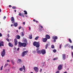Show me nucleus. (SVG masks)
Here are the masks:
<instances>
[{
  "instance_id": "obj_1",
  "label": "nucleus",
  "mask_w": 73,
  "mask_h": 73,
  "mask_svg": "<svg viewBox=\"0 0 73 73\" xmlns=\"http://www.w3.org/2000/svg\"><path fill=\"white\" fill-rule=\"evenodd\" d=\"M18 43V46L19 47H22V46L26 47V46H27V44L25 43H21L19 42Z\"/></svg>"
},
{
  "instance_id": "obj_2",
  "label": "nucleus",
  "mask_w": 73,
  "mask_h": 73,
  "mask_svg": "<svg viewBox=\"0 0 73 73\" xmlns=\"http://www.w3.org/2000/svg\"><path fill=\"white\" fill-rule=\"evenodd\" d=\"M33 45L34 46H35L36 48H38L40 47V43L39 42H34L33 43Z\"/></svg>"
},
{
  "instance_id": "obj_3",
  "label": "nucleus",
  "mask_w": 73,
  "mask_h": 73,
  "mask_svg": "<svg viewBox=\"0 0 73 73\" xmlns=\"http://www.w3.org/2000/svg\"><path fill=\"white\" fill-rule=\"evenodd\" d=\"M28 52V51L27 50L23 51L22 53L21 56H22V57H24L25 55L27 54Z\"/></svg>"
},
{
  "instance_id": "obj_4",
  "label": "nucleus",
  "mask_w": 73,
  "mask_h": 73,
  "mask_svg": "<svg viewBox=\"0 0 73 73\" xmlns=\"http://www.w3.org/2000/svg\"><path fill=\"white\" fill-rule=\"evenodd\" d=\"M1 55L2 57H4V56L5 55V50L3 49V51L1 52Z\"/></svg>"
},
{
  "instance_id": "obj_5",
  "label": "nucleus",
  "mask_w": 73,
  "mask_h": 73,
  "mask_svg": "<svg viewBox=\"0 0 73 73\" xmlns=\"http://www.w3.org/2000/svg\"><path fill=\"white\" fill-rule=\"evenodd\" d=\"M14 42L15 43V45H17L18 44V42H17V39L16 38H15L14 40Z\"/></svg>"
},
{
  "instance_id": "obj_6",
  "label": "nucleus",
  "mask_w": 73,
  "mask_h": 73,
  "mask_svg": "<svg viewBox=\"0 0 73 73\" xmlns=\"http://www.w3.org/2000/svg\"><path fill=\"white\" fill-rule=\"evenodd\" d=\"M41 53L42 54H45L46 53V51L42 49L41 51Z\"/></svg>"
},
{
  "instance_id": "obj_7",
  "label": "nucleus",
  "mask_w": 73,
  "mask_h": 73,
  "mask_svg": "<svg viewBox=\"0 0 73 73\" xmlns=\"http://www.w3.org/2000/svg\"><path fill=\"white\" fill-rule=\"evenodd\" d=\"M38 67H35L34 68V69L36 72H38Z\"/></svg>"
},
{
  "instance_id": "obj_8",
  "label": "nucleus",
  "mask_w": 73,
  "mask_h": 73,
  "mask_svg": "<svg viewBox=\"0 0 73 73\" xmlns=\"http://www.w3.org/2000/svg\"><path fill=\"white\" fill-rule=\"evenodd\" d=\"M1 46H4V42L3 41H1L0 42V47H1Z\"/></svg>"
},
{
  "instance_id": "obj_9",
  "label": "nucleus",
  "mask_w": 73,
  "mask_h": 73,
  "mask_svg": "<svg viewBox=\"0 0 73 73\" xmlns=\"http://www.w3.org/2000/svg\"><path fill=\"white\" fill-rule=\"evenodd\" d=\"M36 51H37V53L38 54H41V51L40 50H38V49H36Z\"/></svg>"
},
{
  "instance_id": "obj_10",
  "label": "nucleus",
  "mask_w": 73,
  "mask_h": 73,
  "mask_svg": "<svg viewBox=\"0 0 73 73\" xmlns=\"http://www.w3.org/2000/svg\"><path fill=\"white\" fill-rule=\"evenodd\" d=\"M58 69L59 70H61L62 69V66L61 65H60L58 67Z\"/></svg>"
},
{
  "instance_id": "obj_11",
  "label": "nucleus",
  "mask_w": 73,
  "mask_h": 73,
  "mask_svg": "<svg viewBox=\"0 0 73 73\" xmlns=\"http://www.w3.org/2000/svg\"><path fill=\"white\" fill-rule=\"evenodd\" d=\"M11 20L12 22V23H15V19H14L13 17H11Z\"/></svg>"
},
{
  "instance_id": "obj_12",
  "label": "nucleus",
  "mask_w": 73,
  "mask_h": 73,
  "mask_svg": "<svg viewBox=\"0 0 73 73\" xmlns=\"http://www.w3.org/2000/svg\"><path fill=\"white\" fill-rule=\"evenodd\" d=\"M62 58L63 60H65L66 58V55L65 54L62 55Z\"/></svg>"
},
{
  "instance_id": "obj_13",
  "label": "nucleus",
  "mask_w": 73,
  "mask_h": 73,
  "mask_svg": "<svg viewBox=\"0 0 73 73\" xmlns=\"http://www.w3.org/2000/svg\"><path fill=\"white\" fill-rule=\"evenodd\" d=\"M17 25H18V24L17 23H15L13 24V26L15 27H17Z\"/></svg>"
},
{
  "instance_id": "obj_14",
  "label": "nucleus",
  "mask_w": 73,
  "mask_h": 73,
  "mask_svg": "<svg viewBox=\"0 0 73 73\" xmlns=\"http://www.w3.org/2000/svg\"><path fill=\"white\" fill-rule=\"evenodd\" d=\"M15 37L17 39H20V36L18 35L16 36Z\"/></svg>"
},
{
  "instance_id": "obj_15",
  "label": "nucleus",
  "mask_w": 73,
  "mask_h": 73,
  "mask_svg": "<svg viewBox=\"0 0 73 73\" xmlns=\"http://www.w3.org/2000/svg\"><path fill=\"white\" fill-rule=\"evenodd\" d=\"M53 38L54 40H57L58 38V37H57V36H53Z\"/></svg>"
},
{
  "instance_id": "obj_16",
  "label": "nucleus",
  "mask_w": 73,
  "mask_h": 73,
  "mask_svg": "<svg viewBox=\"0 0 73 73\" xmlns=\"http://www.w3.org/2000/svg\"><path fill=\"white\" fill-rule=\"evenodd\" d=\"M47 40H48V39L46 38H44L43 39V42H45L46 41H47Z\"/></svg>"
},
{
  "instance_id": "obj_17",
  "label": "nucleus",
  "mask_w": 73,
  "mask_h": 73,
  "mask_svg": "<svg viewBox=\"0 0 73 73\" xmlns=\"http://www.w3.org/2000/svg\"><path fill=\"white\" fill-rule=\"evenodd\" d=\"M9 46H10V47H13V45L11 43H9Z\"/></svg>"
},
{
  "instance_id": "obj_18",
  "label": "nucleus",
  "mask_w": 73,
  "mask_h": 73,
  "mask_svg": "<svg viewBox=\"0 0 73 73\" xmlns=\"http://www.w3.org/2000/svg\"><path fill=\"white\" fill-rule=\"evenodd\" d=\"M46 37L47 38H48V39H50V36L48 35H46Z\"/></svg>"
},
{
  "instance_id": "obj_19",
  "label": "nucleus",
  "mask_w": 73,
  "mask_h": 73,
  "mask_svg": "<svg viewBox=\"0 0 73 73\" xmlns=\"http://www.w3.org/2000/svg\"><path fill=\"white\" fill-rule=\"evenodd\" d=\"M24 15H27L28 14V13H27V11L25 10L24 11Z\"/></svg>"
},
{
  "instance_id": "obj_20",
  "label": "nucleus",
  "mask_w": 73,
  "mask_h": 73,
  "mask_svg": "<svg viewBox=\"0 0 73 73\" xmlns=\"http://www.w3.org/2000/svg\"><path fill=\"white\" fill-rule=\"evenodd\" d=\"M24 42L25 43H26V44H28V43L27 42V40L26 39L24 40Z\"/></svg>"
},
{
  "instance_id": "obj_21",
  "label": "nucleus",
  "mask_w": 73,
  "mask_h": 73,
  "mask_svg": "<svg viewBox=\"0 0 73 73\" xmlns=\"http://www.w3.org/2000/svg\"><path fill=\"white\" fill-rule=\"evenodd\" d=\"M11 63H12V64H13V65H14V64H15V62H14V61L12 60H11Z\"/></svg>"
},
{
  "instance_id": "obj_22",
  "label": "nucleus",
  "mask_w": 73,
  "mask_h": 73,
  "mask_svg": "<svg viewBox=\"0 0 73 73\" xmlns=\"http://www.w3.org/2000/svg\"><path fill=\"white\" fill-rule=\"evenodd\" d=\"M38 38H39V36H37L35 38V40H37Z\"/></svg>"
},
{
  "instance_id": "obj_23",
  "label": "nucleus",
  "mask_w": 73,
  "mask_h": 73,
  "mask_svg": "<svg viewBox=\"0 0 73 73\" xmlns=\"http://www.w3.org/2000/svg\"><path fill=\"white\" fill-rule=\"evenodd\" d=\"M68 41H69L70 43H72V40H71V39H70V38H69L68 39Z\"/></svg>"
},
{
  "instance_id": "obj_24",
  "label": "nucleus",
  "mask_w": 73,
  "mask_h": 73,
  "mask_svg": "<svg viewBox=\"0 0 73 73\" xmlns=\"http://www.w3.org/2000/svg\"><path fill=\"white\" fill-rule=\"evenodd\" d=\"M48 44H47L45 46L46 49H47V48H48Z\"/></svg>"
},
{
  "instance_id": "obj_25",
  "label": "nucleus",
  "mask_w": 73,
  "mask_h": 73,
  "mask_svg": "<svg viewBox=\"0 0 73 73\" xmlns=\"http://www.w3.org/2000/svg\"><path fill=\"white\" fill-rule=\"evenodd\" d=\"M21 35H22V36H24V33H23V32L21 33Z\"/></svg>"
},
{
  "instance_id": "obj_26",
  "label": "nucleus",
  "mask_w": 73,
  "mask_h": 73,
  "mask_svg": "<svg viewBox=\"0 0 73 73\" xmlns=\"http://www.w3.org/2000/svg\"><path fill=\"white\" fill-rule=\"evenodd\" d=\"M29 38L30 39H32V35H31L29 37Z\"/></svg>"
},
{
  "instance_id": "obj_27",
  "label": "nucleus",
  "mask_w": 73,
  "mask_h": 73,
  "mask_svg": "<svg viewBox=\"0 0 73 73\" xmlns=\"http://www.w3.org/2000/svg\"><path fill=\"white\" fill-rule=\"evenodd\" d=\"M53 52L54 53H56L57 52V50L56 49H54L53 50Z\"/></svg>"
},
{
  "instance_id": "obj_28",
  "label": "nucleus",
  "mask_w": 73,
  "mask_h": 73,
  "mask_svg": "<svg viewBox=\"0 0 73 73\" xmlns=\"http://www.w3.org/2000/svg\"><path fill=\"white\" fill-rule=\"evenodd\" d=\"M51 48L52 49H54V46L53 45H52L51 46Z\"/></svg>"
},
{
  "instance_id": "obj_29",
  "label": "nucleus",
  "mask_w": 73,
  "mask_h": 73,
  "mask_svg": "<svg viewBox=\"0 0 73 73\" xmlns=\"http://www.w3.org/2000/svg\"><path fill=\"white\" fill-rule=\"evenodd\" d=\"M58 58L57 57L54 58L53 59V60H54H54H57Z\"/></svg>"
},
{
  "instance_id": "obj_30",
  "label": "nucleus",
  "mask_w": 73,
  "mask_h": 73,
  "mask_svg": "<svg viewBox=\"0 0 73 73\" xmlns=\"http://www.w3.org/2000/svg\"><path fill=\"white\" fill-rule=\"evenodd\" d=\"M23 68H20L19 70H20V71H23Z\"/></svg>"
},
{
  "instance_id": "obj_31",
  "label": "nucleus",
  "mask_w": 73,
  "mask_h": 73,
  "mask_svg": "<svg viewBox=\"0 0 73 73\" xmlns=\"http://www.w3.org/2000/svg\"><path fill=\"white\" fill-rule=\"evenodd\" d=\"M13 9H16V7H15V6H13L12 7Z\"/></svg>"
},
{
  "instance_id": "obj_32",
  "label": "nucleus",
  "mask_w": 73,
  "mask_h": 73,
  "mask_svg": "<svg viewBox=\"0 0 73 73\" xmlns=\"http://www.w3.org/2000/svg\"><path fill=\"white\" fill-rule=\"evenodd\" d=\"M3 66H2L1 67V69H0V70H3Z\"/></svg>"
},
{
  "instance_id": "obj_33",
  "label": "nucleus",
  "mask_w": 73,
  "mask_h": 73,
  "mask_svg": "<svg viewBox=\"0 0 73 73\" xmlns=\"http://www.w3.org/2000/svg\"><path fill=\"white\" fill-rule=\"evenodd\" d=\"M18 61H19V62H22V61H21V60L20 59H18Z\"/></svg>"
},
{
  "instance_id": "obj_34",
  "label": "nucleus",
  "mask_w": 73,
  "mask_h": 73,
  "mask_svg": "<svg viewBox=\"0 0 73 73\" xmlns=\"http://www.w3.org/2000/svg\"><path fill=\"white\" fill-rule=\"evenodd\" d=\"M8 65V64H5L4 67H6V66H7V65Z\"/></svg>"
},
{
  "instance_id": "obj_35",
  "label": "nucleus",
  "mask_w": 73,
  "mask_h": 73,
  "mask_svg": "<svg viewBox=\"0 0 73 73\" xmlns=\"http://www.w3.org/2000/svg\"><path fill=\"white\" fill-rule=\"evenodd\" d=\"M21 16L22 17H25L24 16V15L23 14H22Z\"/></svg>"
},
{
  "instance_id": "obj_36",
  "label": "nucleus",
  "mask_w": 73,
  "mask_h": 73,
  "mask_svg": "<svg viewBox=\"0 0 73 73\" xmlns=\"http://www.w3.org/2000/svg\"><path fill=\"white\" fill-rule=\"evenodd\" d=\"M23 69H24V70H25V66H23Z\"/></svg>"
},
{
  "instance_id": "obj_37",
  "label": "nucleus",
  "mask_w": 73,
  "mask_h": 73,
  "mask_svg": "<svg viewBox=\"0 0 73 73\" xmlns=\"http://www.w3.org/2000/svg\"><path fill=\"white\" fill-rule=\"evenodd\" d=\"M39 26L40 27H41V28H43V27H42V26L39 25Z\"/></svg>"
},
{
  "instance_id": "obj_38",
  "label": "nucleus",
  "mask_w": 73,
  "mask_h": 73,
  "mask_svg": "<svg viewBox=\"0 0 73 73\" xmlns=\"http://www.w3.org/2000/svg\"><path fill=\"white\" fill-rule=\"evenodd\" d=\"M19 16H21V13H19Z\"/></svg>"
},
{
  "instance_id": "obj_39",
  "label": "nucleus",
  "mask_w": 73,
  "mask_h": 73,
  "mask_svg": "<svg viewBox=\"0 0 73 73\" xmlns=\"http://www.w3.org/2000/svg\"><path fill=\"white\" fill-rule=\"evenodd\" d=\"M6 40H7V41H8V42H9V39H8V38H7Z\"/></svg>"
},
{
  "instance_id": "obj_40",
  "label": "nucleus",
  "mask_w": 73,
  "mask_h": 73,
  "mask_svg": "<svg viewBox=\"0 0 73 73\" xmlns=\"http://www.w3.org/2000/svg\"><path fill=\"white\" fill-rule=\"evenodd\" d=\"M21 28H22L21 26L19 27V29H21Z\"/></svg>"
},
{
  "instance_id": "obj_41",
  "label": "nucleus",
  "mask_w": 73,
  "mask_h": 73,
  "mask_svg": "<svg viewBox=\"0 0 73 73\" xmlns=\"http://www.w3.org/2000/svg\"><path fill=\"white\" fill-rule=\"evenodd\" d=\"M56 39H54V40H53V42H56Z\"/></svg>"
},
{
  "instance_id": "obj_42",
  "label": "nucleus",
  "mask_w": 73,
  "mask_h": 73,
  "mask_svg": "<svg viewBox=\"0 0 73 73\" xmlns=\"http://www.w3.org/2000/svg\"><path fill=\"white\" fill-rule=\"evenodd\" d=\"M5 19H6V17H5V16H4V17L3 18L4 20H5Z\"/></svg>"
},
{
  "instance_id": "obj_43",
  "label": "nucleus",
  "mask_w": 73,
  "mask_h": 73,
  "mask_svg": "<svg viewBox=\"0 0 73 73\" xmlns=\"http://www.w3.org/2000/svg\"><path fill=\"white\" fill-rule=\"evenodd\" d=\"M2 35L1 33H0V37H2Z\"/></svg>"
},
{
  "instance_id": "obj_44",
  "label": "nucleus",
  "mask_w": 73,
  "mask_h": 73,
  "mask_svg": "<svg viewBox=\"0 0 73 73\" xmlns=\"http://www.w3.org/2000/svg\"><path fill=\"white\" fill-rule=\"evenodd\" d=\"M60 72L59 71H57L56 73H59Z\"/></svg>"
},
{
  "instance_id": "obj_45",
  "label": "nucleus",
  "mask_w": 73,
  "mask_h": 73,
  "mask_svg": "<svg viewBox=\"0 0 73 73\" xmlns=\"http://www.w3.org/2000/svg\"><path fill=\"white\" fill-rule=\"evenodd\" d=\"M61 45L62 44H61L60 45V49H61Z\"/></svg>"
},
{
  "instance_id": "obj_46",
  "label": "nucleus",
  "mask_w": 73,
  "mask_h": 73,
  "mask_svg": "<svg viewBox=\"0 0 73 73\" xmlns=\"http://www.w3.org/2000/svg\"><path fill=\"white\" fill-rule=\"evenodd\" d=\"M7 61L8 62H10V60H7Z\"/></svg>"
},
{
  "instance_id": "obj_47",
  "label": "nucleus",
  "mask_w": 73,
  "mask_h": 73,
  "mask_svg": "<svg viewBox=\"0 0 73 73\" xmlns=\"http://www.w3.org/2000/svg\"><path fill=\"white\" fill-rule=\"evenodd\" d=\"M7 36H8V37H9L10 36H9V34H7Z\"/></svg>"
},
{
  "instance_id": "obj_48",
  "label": "nucleus",
  "mask_w": 73,
  "mask_h": 73,
  "mask_svg": "<svg viewBox=\"0 0 73 73\" xmlns=\"http://www.w3.org/2000/svg\"><path fill=\"white\" fill-rule=\"evenodd\" d=\"M71 48L72 49H73V46H71Z\"/></svg>"
},
{
  "instance_id": "obj_49",
  "label": "nucleus",
  "mask_w": 73,
  "mask_h": 73,
  "mask_svg": "<svg viewBox=\"0 0 73 73\" xmlns=\"http://www.w3.org/2000/svg\"><path fill=\"white\" fill-rule=\"evenodd\" d=\"M19 49H20L19 48H18L17 49V50H18V51H19Z\"/></svg>"
},
{
  "instance_id": "obj_50",
  "label": "nucleus",
  "mask_w": 73,
  "mask_h": 73,
  "mask_svg": "<svg viewBox=\"0 0 73 73\" xmlns=\"http://www.w3.org/2000/svg\"><path fill=\"white\" fill-rule=\"evenodd\" d=\"M68 45H69V44H67L65 46H68Z\"/></svg>"
},
{
  "instance_id": "obj_51",
  "label": "nucleus",
  "mask_w": 73,
  "mask_h": 73,
  "mask_svg": "<svg viewBox=\"0 0 73 73\" xmlns=\"http://www.w3.org/2000/svg\"><path fill=\"white\" fill-rule=\"evenodd\" d=\"M42 72V69H41L40 70V72Z\"/></svg>"
},
{
  "instance_id": "obj_52",
  "label": "nucleus",
  "mask_w": 73,
  "mask_h": 73,
  "mask_svg": "<svg viewBox=\"0 0 73 73\" xmlns=\"http://www.w3.org/2000/svg\"><path fill=\"white\" fill-rule=\"evenodd\" d=\"M33 53H36V52L35 51H33Z\"/></svg>"
},
{
  "instance_id": "obj_53",
  "label": "nucleus",
  "mask_w": 73,
  "mask_h": 73,
  "mask_svg": "<svg viewBox=\"0 0 73 73\" xmlns=\"http://www.w3.org/2000/svg\"><path fill=\"white\" fill-rule=\"evenodd\" d=\"M23 25H25V22H23Z\"/></svg>"
},
{
  "instance_id": "obj_54",
  "label": "nucleus",
  "mask_w": 73,
  "mask_h": 73,
  "mask_svg": "<svg viewBox=\"0 0 73 73\" xmlns=\"http://www.w3.org/2000/svg\"><path fill=\"white\" fill-rule=\"evenodd\" d=\"M33 21H34V22H35V21H36L35 20V19H33Z\"/></svg>"
},
{
  "instance_id": "obj_55",
  "label": "nucleus",
  "mask_w": 73,
  "mask_h": 73,
  "mask_svg": "<svg viewBox=\"0 0 73 73\" xmlns=\"http://www.w3.org/2000/svg\"><path fill=\"white\" fill-rule=\"evenodd\" d=\"M13 24H11V27H13Z\"/></svg>"
},
{
  "instance_id": "obj_56",
  "label": "nucleus",
  "mask_w": 73,
  "mask_h": 73,
  "mask_svg": "<svg viewBox=\"0 0 73 73\" xmlns=\"http://www.w3.org/2000/svg\"><path fill=\"white\" fill-rule=\"evenodd\" d=\"M12 7V6L11 5H9V7Z\"/></svg>"
},
{
  "instance_id": "obj_57",
  "label": "nucleus",
  "mask_w": 73,
  "mask_h": 73,
  "mask_svg": "<svg viewBox=\"0 0 73 73\" xmlns=\"http://www.w3.org/2000/svg\"><path fill=\"white\" fill-rule=\"evenodd\" d=\"M29 30H31V28H30V27H29Z\"/></svg>"
},
{
  "instance_id": "obj_58",
  "label": "nucleus",
  "mask_w": 73,
  "mask_h": 73,
  "mask_svg": "<svg viewBox=\"0 0 73 73\" xmlns=\"http://www.w3.org/2000/svg\"><path fill=\"white\" fill-rule=\"evenodd\" d=\"M36 23H38V21H36Z\"/></svg>"
},
{
  "instance_id": "obj_59",
  "label": "nucleus",
  "mask_w": 73,
  "mask_h": 73,
  "mask_svg": "<svg viewBox=\"0 0 73 73\" xmlns=\"http://www.w3.org/2000/svg\"><path fill=\"white\" fill-rule=\"evenodd\" d=\"M1 12V9L0 8V12Z\"/></svg>"
},
{
  "instance_id": "obj_60",
  "label": "nucleus",
  "mask_w": 73,
  "mask_h": 73,
  "mask_svg": "<svg viewBox=\"0 0 73 73\" xmlns=\"http://www.w3.org/2000/svg\"><path fill=\"white\" fill-rule=\"evenodd\" d=\"M22 30H23V31H24V28H23V27L22 28Z\"/></svg>"
},
{
  "instance_id": "obj_61",
  "label": "nucleus",
  "mask_w": 73,
  "mask_h": 73,
  "mask_svg": "<svg viewBox=\"0 0 73 73\" xmlns=\"http://www.w3.org/2000/svg\"><path fill=\"white\" fill-rule=\"evenodd\" d=\"M63 73H67V72H66V71L65 72H64Z\"/></svg>"
},
{
  "instance_id": "obj_62",
  "label": "nucleus",
  "mask_w": 73,
  "mask_h": 73,
  "mask_svg": "<svg viewBox=\"0 0 73 73\" xmlns=\"http://www.w3.org/2000/svg\"><path fill=\"white\" fill-rule=\"evenodd\" d=\"M14 11L15 12H16V10H15Z\"/></svg>"
},
{
  "instance_id": "obj_63",
  "label": "nucleus",
  "mask_w": 73,
  "mask_h": 73,
  "mask_svg": "<svg viewBox=\"0 0 73 73\" xmlns=\"http://www.w3.org/2000/svg\"><path fill=\"white\" fill-rule=\"evenodd\" d=\"M67 58H68V55L67 56Z\"/></svg>"
},
{
  "instance_id": "obj_64",
  "label": "nucleus",
  "mask_w": 73,
  "mask_h": 73,
  "mask_svg": "<svg viewBox=\"0 0 73 73\" xmlns=\"http://www.w3.org/2000/svg\"><path fill=\"white\" fill-rule=\"evenodd\" d=\"M26 17H28V16L27 15H25Z\"/></svg>"
}]
</instances>
